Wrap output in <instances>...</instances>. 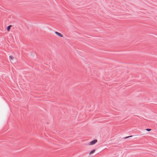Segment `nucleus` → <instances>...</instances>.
I'll use <instances>...</instances> for the list:
<instances>
[{"label":"nucleus","mask_w":157,"mask_h":157,"mask_svg":"<svg viewBox=\"0 0 157 157\" xmlns=\"http://www.w3.org/2000/svg\"><path fill=\"white\" fill-rule=\"evenodd\" d=\"M95 151V149H94V150H92L91 151L90 153V154H92L93 153L94 151Z\"/></svg>","instance_id":"20e7f679"},{"label":"nucleus","mask_w":157,"mask_h":157,"mask_svg":"<svg viewBox=\"0 0 157 157\" xmlns=\"http://www.w3.org/2000/svg\"><path fill=\"white\" fill-rule=\"evenodd\" d=\"M132 137V136H129L125 137V139H127V138H128L129 137Z\"/></svg>","instance_id":"0eeeda50"},{"label":"nucleus","mask_w":157,"mask_h":157,"mask_svg":"<svg viewBox=\"0 0 157 157\" xmlns=\"http://www.w3.org/2000/svg\"><path fill=\"white\" fill-rule=\"evenodd\" d=\"M12 25H10V28L12 27Z\"/></svg>","instance_id":"6e6552de"},{"label":"nucleus","mask_w":157,"mask_h":157,"mask_svg":"<svg viewBox=\"0 0 157 157\" xmlns=\"http://www.w3.org/2000/svg\"><path fill=\"white\" fill-rule=\"evenodd\" d=\"M55 33L56 34L58 35L60 37H62L63 36V35L62 34L57 32H55Z\"/></svg>","instance_id":"7ed1b4c3"},{"label":"nucleus","mask_w":157,"mask_h":157,"mask_svg":"<svg viewBox=\"0 0 157 157\" xmlns=\"http://www.w3.org/2000/svg\"><path fill=\"white\" fill-rule=\"evenodd\" d=\"M145 130L147 131H150L151 130V129L150 128H147Z\"/></svg>","instance_id":"423d86ee"},{"label":"nucleus","mask_w":157,"mask_h":157,"mask_svg":"<svg viewBox=\"0 0 157 157\" xmlns=\"http://www.w3.org/2000/svg\"><path fill=\"white\" fill-rule=\"evenodd\" d=\"M17 62V59L15 58L10 56V62L13 63H15Z\"/></svg>","instance_id":"f257e3e1"},{"label":"nucleus","mask_w":157,"mask_h":157,"mask_svg":"<svg viewBox=\"0 0 157 157\" xmlns=\"http://www.w3.org/2000/svg\"><path fill=\"white\" fill-rule=\"evenodd\" d=\"M97 142V140L96 139L94 140L91 141L89 144L90 145H93L95 144Z\"/></svg>","instance_id":"f03ea898"},{"label":"nucleus","mask_w":157,"mask_h":157,"mask_svg":"<svg viewBox=\"0 0 157 157\" xmlns=\"http://www.w3.org/2000/svg\"><path fill=\"white\" fill-rule=\"evenodd\" d=\"M7 30L8 31H9L10 30V25H9L7 26Z\"/></svg>","instance_id":"39448f33"}]
</instances>
